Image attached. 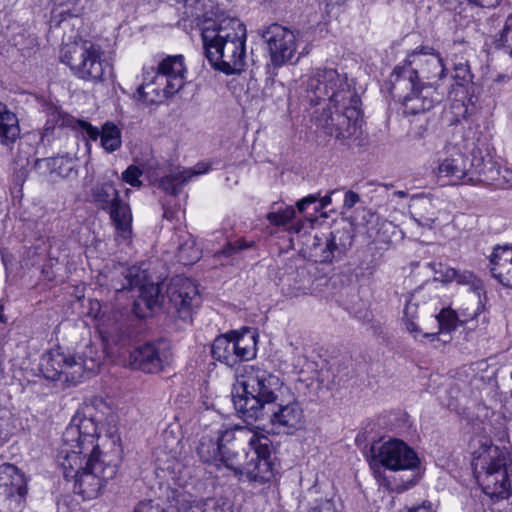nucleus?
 I'll return each instance as SVG.
<instances>
[{"label": "nucleus", "mask_w": 512, "mask_h": 512, "mask_svg": "<svg viewBox=\"0 0 512 512\" xmlns=\"http://www.w3.org/2000/svg\"><path fill=\"white\" fill-rule=\"evenodd\" d=\"M262 38L267 43L271 62L274 66H282L293 60L297 62L301 56L309 53L308 44H304L303 33L291 30L279 24H272L263 32Z\"/></svg>", "instance_id": "nucleus-13"}, {"label": "nucleus", "mask_w": 512, "mask_h": 512, "mask_svg": "<svg viewBox=\"0 0 512 512\" xmlns=\"http://www.w3.org/2000/svg\"><path fill=\"white\" fill-rule=\"evenodd\" d=\"M394 195L401 197V198H405V197H407L408 194L405 191L399 190V191H395Z\"/></svg>", "instance_id": "nucleus-53"}, {"label": "nucleus", "mask_w": 512, "mask_h": 512, "mask_svg": "<svg viewBox=\"0 0 512 512\" xmlns=\"http://www.w3.org/2000/svg\"><path fill=\"white\" fill-rule=\"evenodd\" d=\"M124 282L113 284L116 291L138 289L139 296L134 302L133 311L140 319L154 316V311L161 307L164 296L161 294L159 284L149 281L147 270L141 266L133 265L122 271Z\"/></svg>", "instance_id": "nucleus-10"}, {"label": "nucleus", "mask_w": 512, "mask_h": 512, "mask_svg": "<svg viewBox=\"0 0 512 512\" xmlns=\"http://www.w3.org/2000/svg\"><path fill=\"white\" fill-rule=\"evenodd\" d=\"M20 134L18 118L0 103V142L8 145L13 143Z\"/></svg>", "instance_id": "nucleus-33"}, {"label": "nucleus", "mask_w": 512, "mask_h": 512, "mask_svg": "<svg viewBox=\"0 0 512 512\" xmlns=\"http://www.w3.org/2000/svg\"><path fill=\"white\" fill-rule=\"evenodd\" d=\"M238 428L242 427H220L215 431H211L210 433L203 435L198 446V454L200 458L204 462L214 464L220 455L221 449H223V444L231 443L235 440Z\"/></svg>", "instance_id": "nucleus-22"}, {"label": "nucleus", "mask_w": 512, "mask_h": 512, "mask_svg": "<svg viewBox=\"0 0 512 512\" xmlns=\"http://www.w3.org/2000/svg\"><path fill=\"white\" fill-rule=\"evenodd\" d=\"M470 3H474L477 6L483 7V8H492L495 7L499 0H468Z\"/></svg>", "instance_id": "nucleus-48"}, {"label": "nucleus", "mask_w": 512, "mask_h": 512, "mask_svg": "<svg viewBox=\"0 0 512 512\" xmlns=\"http://www.w3.org/2000/svg\"><path fill=\"white\" fill-rule=\"evenodd\" d=\"M472 468L483 491L499 498H506L509 491L507 452L492 444L487 436H477L471 442Z\"/></svg>", "instance_id": "nucleus-7"}, {"label": "nucleus", "mask_w": 512, "mask_h": 512, "mask_svg": "<svg viewBox=\"0 0 512 512\" xmlns=\"http://www.w3.org/2000/svg\"><path fill=\"white\" fill-rule=\"evenodd\" d=\"M26 479L13 464L0 465V512H22Z\"/></svg>", "instance_id": "nucleus-16"}, {"label": "nucleus", "mask_w": 512, "mask_h": 512, "mask_svg": "<svg viewBox=\"0 0 512 512\" xmlns=\"http://www.w3.org/2000/svg\"><path fill=\"white\" fill-rule=\"evenodd\" d=\"M492 276L502 285L512 288V245L497 246L490 256Z\"/></svg>", "instance_id": "nucleus-29"}, {"label": "nucleus", "mask_w": 512, "mask_h": 512, "mask_svg": "<svg viewBox=\"0 0 512 512\" xmlns=\"http://www.w3.org/2000/svg\"><path fill=\"white\" fill-rule=\"evenodd\" d=\"M75 127L79 128L89 140L96 141L100 138V145L107 153H112L121 147V131L112 122H106L99 130L87 121L77 120Z\"/></svg>", "instance_id": "nucleus-24"}, {"label": "nucleus", "mask_w": 512, "mask_h": 512, "mask_svg": "<svg viewBox=\"0 0 512 512\" xmlns=\"http://www.w3.org/2000/svg\"><path fill=\"white\" fill-rule=\"evenodd\" d=\"M375 458L391 471L412 470L418 467L417 453L406 442L396 438L384 441L376 450Z\"/></svg>", "instance_id": "nucleus-17"}, {"label": "nucleus", "mask_w": 512, "mask_h": 512, "mask_svg": "<svg viewBox=\"0 0 512 512\" xmlns=\"http://www.w3.org/2000/svg\"><path fill=\"white\" fill-rule=\"evenodd\" d=\"M90 195L96 206L109 212L117 236L124 241H128L132 235V214L129 205L121 199L113 181L108 178L101 183H97L92 187Z\"/></svg>", "instance_id": "nucleus-14"}, {"label": "nucleus", "mask_w": 512, "mask_h": 512, "mask_svg": "<svg viewBox=\"0 0 512 512\" xmlns=\"http://www.w3.org/2000/svg\"><path fill=\"white\" fill-rule=\"evenodd\" d=\"M453 322H406V330L420 342H449Z\"/></svg>", "instance_id": "nucleus-25"}, {"label": "nucleus", "mask_w": 512, "mask_h": 512, "mask_svg": "<svg viewBox=\"0 0 512 512\" xmlns=\"http://www.w3.org/2000/svg\"><path fill=\"white\" fill-rule=\"evenodd\" d=\"M317 200H318V196L309 195V196L304 197V198L300 199L299 201H297L296 207L300 213H303L306 210L308 205L315 203Z\"/></svg>", "instance_id": "nucleus-46"}, {"label": "nucleus", "mask_w": 512, "mask_h": 512, "mask_svg": "<svg viewBox=\"0 0 512 512\" xmlns=\"http://www.w3.org/2000/svg\"><path fill=\"white\" fill-rule=\"evenodd\" d=\"M206 58L217 70L241 73L246 66V27L236 19L223 20L202 30Z\"/></svg>", "instance_id": "nucleus-4"}, {"label": "nucleus", "mask_w": 512, "mask_h": 512, "mask_svg": "<svg viewBox=\"0 0 512 512\" xmlns=\"http://www.w3.org/2000/svg\"><path fill=\"white\" fill-rule=\"evenodd\" d=\"M179 512H215V502L211 499H192L190 495H181L178 500Z\"/></svg>", "instance_id": "nucleus-34"}, {"label": "nucleus", "mask_w": 512, "mask_h": 512, "mask_svg": "<svg viewBox=\"0 0 512 512\" xmlns=\"http://www.w3.org/2000/svg\"><path fill=\"white\" fill-rule=\"evenodd\" d=\"M238 434L247 440L249 447L242 475L249 481L260 484L271 481L274 478V467L271 461L270 439L254 428H238Z\"/></svg>", "instance_id": "nucleus-11"}, {"label": "nucleus", "mask_w": 512, "mask_h": 512, "mask_svg": "<svg viewBox=\"0 0 512 512\" xmlns=\"http://www.w3.org/2000/svg\"><path fill=\"white\" fill-rule=\"evenodd\" d=\"M416 310V304L408 303L404 309L405 320H413L414 318L418 317Z\"/></svg>", "instance_id": "nucleus-47"}, {"label": "nucleus", "mask_w": 512, "mask_h": 512, "mask_svg": "<svg viewBox=\"0 0 512 512\" xmlns=\"http://www.w3.org/2000/svg\"><path fill=\"white\" fill-rule=\"evenodd\" d=\"M309 512H338V510L333 501L320 500L310 508Z\"/></svg>", "instance_id": "nucleus-43"}, {"label": "nucleus", "mask_w": 512, "mask_h": 512, "mask_svg": "<svg viewBox=\"0 0 512 512\" xmlns=\"http://www.w3.org/2000/svg\"><path fill=\"white\" fill-rule=\"evenodd\" d=\"M438 200L428 196H413L410 209L413 219L421 226L431 227L438 218Z\"/></svg>", "instance_id": "nucleus-32"}, {"label": "nucleus", "mask_w": 512, "mask_h": 512, "mask_svg": "<svg viewBox=\"0 0 512 512\" xmlns=\"http://www.w3.org/2000/svg\"><path fill=\"white\" fill-rule=\"evenodd\" d=\"M186 66L182 55H171L164 58L157 71H147L144 81L138 87L136 95L149 104L161 103L176 94L185 83Z\"/></svg>", "instance_id": "nucleus-9"}, {"label": "nucleus", "mask_w": 512, "mask_h": 512, "mask_svg": "<svg viewBox=\"0 0 512 512\" xmlns=\"http://www.w3.org/2000/svg\"><path fill=\"white\" fill-rule=\"evenodd\" d=\"M60 59L69 66L74 76L84 81L102 83L113 75V66L104 58L101 46L91 41L65 44Z\"/></svg>", "instance_id": "nucleus-8"}, {"label": "nucleus", "mask_w": 512, "mask_h": 512, "mask_svg": "<svg viewBox=\"0 0 512 512\" xmlns=\"http://www.w3.org/2000/svg\"><path fill=\"white\" fill-rule=\"evenodd\" d=\"M223 444V449L220 451V455L214 463L217 467H225L233 471L236 475H242L243 465L239 462V455L237 452L232 451L227 445Z\"/></svg>", "instance_id": "nucleus-35"}, {"label": "nucleus", "mask_w": 512, "mask_h": 512, "mask_svg": "<svg viewBox=\"0 0 512 512\" xmlns=\"http://www.w3.org/2000/svg\"><path fill=\"white\" fill-rule=\"evenodd\" d=\"M64 246L63 242L60 239L52 238L48 240V251L47 255L50 260L58 261L60 252L62 247Z\"/></svg>", "instance_id": "nucleus-41"}, {"label": "nucleus", "mask_w": 512, "mask_h": 512, "mask_svg": "<svg viewBox=\"0 0 512 512\" xmlns=\"http://www.w3.org/2000/svg\"><path fill=\"white\" fill-rule=\"evenodd\" d=\"M456 78H460L463 81H469L470 80V73L467 68V66H460L456 68Z\"/></svg>", "instance_id": "nucleus-49"}, {"label": "nucleus", "mask_w": 512, "mask_h": 512, "mask_svg": "<svg viewBox=\"0 0 512 512\" xmlns=\"http://www.w3.org/2000/svg\"><path fill=\"white\" fill-rule=\"evenodd\" d=\"M3 310H4L3 305L0 304V320H3V318H4Z\"/></svg>", "instance_id": "nucleus-55"}, {"label": "nucleus", "mask_w": 512, "mask_h": 512, "mask_svg": "<svg viewBox=\"0 0 512 512\" xmlns=\"http://www.w3.org/2000/svg\"><path fill=\"white\" fill-rule=\"evenodd\" d=\"M306 98L314 105L328 101V109H323L314 117L315 124L326 135L338 140L349 139L360 127V98L348 82L346 74L334 68L316 69L306 84Z\"/></svg>", "instance_id": "nucleus-2"}, {"label": "nucleus", "mask_w": 512, "mask_h": 512, "mask_svg": "<svg viewBox=\"0 0 512 512\" xmlns=\"http://www.w3.org/2000/svg\"><path fill=\"white\" fill-rule=\"evenodd\" d=\"M250 245L247 244L244 240H236L234 242L228 243L222 250V254L230 257L234 255L236 252L248 248Z\"/></svg>", "instance_id": "nucleus-42"}, {"label": "nucleus", "mask_w": 512, "mask_h": 512, "mask_svg": "<svg viewBox=\"0 0 512 512\" xmlns=\"http://www.w3.org/2000/svg\"><path fill=\"white\" fill-rule=\"evenodd\" d=\"M335 191H331L329 194L325 195L324 197H322L320 199V208L323 209L325 207H327L328 205L331 204V195L334 193Z\"/></svg>", "instance_id": "nucleus-52"}, {"label": "nucleus", "mask_w": 512, "mask_h": 512, "mask_svg": "<svg viewBox=\"0 0 512 512\" xmlns=\"http://www.w3.org/2000/svg\"><path fill=\"white\" fill-rule=\"evenodd\" d=\"M470 162L464 154L457 151L443 159L434 169V173L438 177L450 178L453 183L469 184Z\"/></svg>", "instance_id": "nucleus-28"}, {"label": "nucleus", "mask_w": 512, "mask_h": 512, "mask_svg": "<svg viewBox=\"0 0 512 512\" xmlns=\"http://www.w3.org/2000/svg\"><path fill=\"white\" fill-rule=\"evenodd\" d=\"M104 359V350L92 344L75 355L54 348L42 355L39 368L46 379L70 387L80 384L88 375L97 372Z\"/></svg>", "instance_id": "nucleus-5"}, {"label": "nucleus", "mask_w": 512, "mask_h": 512, "mask_svg": "<svg viewBox=\"0 0 512 512\" xmlns=\"http://www.w3.org/2000/svg\"><path fill=\"white\" fill-rule=\"evenodd\" d=\"M288 392L278 376L248 366L234 385L233 404L245 421H257L264 418L267 408L281 401Z\"/></svg>", "instance_id": "nucleus-3"}, {"label": "nucleus", "mask_w": 512, "mask_h": 512, "mask_svg": "<svg viewBox=\"0 0 512 512\" xmlns=\"http://www.w3.org/2000/svg\"><path fill=\"white\" fill-rule=\"evenodd\" d=\"M447 76V69L440 53L423 46L408 54L403 64L397 65L390 76L393 91L401 93L418 87H437Z\"/></svg>", "instance_id": "nucleus-6"}, {"label": "nucleus", "mask_w": 512, "mask_h": 512, "mask_svg": "<svg viewBox=\"0 0 512 512\" xmlns=\"http://www.w3.org/2000/svg\"><path fill=\"white\" fill-rule=\"evenodd\" d=\"M291 365L296 373L302 374L309 371H313L315 369V364L310 362L304 351L299 348H295L293 352V356L291 358Z\"/></svg>", "instance_id": "nucleus-39"}, {"label": "nucleus", "mask_w": 512, "mask_h": 512, "mask_svg": "<svg viewBox=\"0 0 512 512\" xmlns=\"http://www.w3.org/2000/svg\"><path fill=\"white\" fill-rule=\"evenodd\" d=\"M276 406L269 415L271 424L286 434H294L304 427V413L299 403L291 400L283 403V399L274 404Z\"/></svg>", "instance_id": "nucleus-21"}, {"label": "nucleus", "mask_w": 512, "mask_h": 512, "mask_svg": "<svg viewBox=\"0 0 512 512\" xmlns=\"http://www.w3.org/2000/svg\"><path fill=\"white\" fill-rule=\"evenodd\" d=\"M301 229V225L297 224L296 226L291 227V230H294L295 232H299Z\"/></svg>", "instance_id": "nucleus-54"}, {"label": "nucleus", "mask_w": 512, "mask_h": 512, "mask_svg": "<svg viewBox=\"0 0 512 512\" xmlns=\"http://www.w3.org/2000/svg\"><path fill=\"white\" fill-rule=\"evenodd\" d=\"M351 245L350 236L342 230H335L327 235L309 237L306 252L315 262L330 263L342 256Z\"/></svg>", "instance_id": "nucleus-18"}, {"label": "nucleus", "mask_w": 512, "mask_h": 512, "mask_svg": "<svg viewBox=\"0 0 512 512\" xmlns=\"http://www.w3.org/2000/svg\"><path fill=\"white\" fill-rule=\"evenodd\" d=\"M427 266L434 272V281H440L442 283H451L455 280L456 270L451 267H447L442 263L430 262Z\"/></svg>", "instance_id": "nucleus-37"}, {"label": "nucleus", "mask_w": 512, "mask_h": 512, "mask_svg": "<svg viewBox=\"0 0 512 512\" xmlns=\"http://www.w3.org/2000/svg\"><path fill=\"white\" fill-rule=\"evenodd\" d=\"M135 512H158V509L152 507L149 503H141L137 506Z\"/></svg>", "instance_id": "nucleus-50"}, {"label": "nucleus", "mask_w": 512, "mask_h": 512, "mask_svg": "<svg viewBox=\"0 0 512 512\" xmlns=\"http://www.w3.org/2000/svg\"><path fill=\"white\" fill-rule=\"evenodd\" d=\"M34 169L49 182H57L59 179L76 175L75 162L69 157L37 159L34 162Z\"/></svg>", "instance_id": "nucleus-27"}, {"label": "nucleus", "mask_w": 512, "mask_h": 512, "mask_svg": "<svg viewBox=\"0 0 512 512\" xmlns=\"http://www.w3.org/2000/svg\"><path fill=\"white\" fill-rule=\"evenodd\" d=\"M101 310L102 306L98 300H89V309L86 315L93 320H98L100 317H103Z\"/></svg>", "instance_id": "nucleus-44"}, {"label": "nucleus", "mask_w": 512, "mask_h": 512, "mask_svg": "<svg viewBox=\"0 0 512 512\" xmlns=\"http://www.w3.org/2000/svg\"><path fill=\"white\" fill-rule=\"evenodd\" d=\"M495 43L497 47L507 50L502 57L504 68L494 78L496 82H504L512 77V14L506 18L503 29L495 38Z\"/></svg>", "instance_id": "nucleus-31"}, {"label": "nucleus", "mask_w": 512, "mask_h": 512, "mask_svg": "<svg viewBox=\"0 0 512 512\" xmlns=\"http://www.w3.org/2000/svg\"><path fill=\"white\" fill-rule=\"evenodd\" d=\"M201 257L200 250L196 247L195 241L188 239L180 244L178 249V259L184 265H190L198 261Z\"/></svg>", "instance_id": "nucleus-36"}, {"label": "nucleus", "mask_w": 512, "mask_h": 512, "mask_svg": "<svg viewBox=\"0 0 512 512\" xmlns=\"http://www.w3.org/2000/svg\"><path fill=\"white\" fill-rule=\"evenodd\" d=\"M359 201H360V196L356 192H354L352 190L346 191L345 197H344V207L345 208L351 209Z\"/></svg>", "instance_id": "nucleus-45"}, {"label": "nucleus", "mask_w": 512, "mask_h": 512, "mask_svg": "<svg viewBox=\"0 0 512 512\" xmlns=\"http://www.w3.org/2000/svg\"><path fill=\"white\" fill-rule=\"evenodd\" d=\"M57 460L65 478L83 499L96 498L113 479L121 462L119 437L101 434L92 418L77 413L63 433Z\"/></svg>", "instance_id": "nucleus-1"}, {"label": "nucleus", "mask_w": 512, "mask_h": 512, "mask_svg": "<svg viewBox=\"0 0 512 512\" xmlns=\"http://www.w3.org/2000/svg\"><path fill=\"white\" fill-rule=\"evenodd\" d=\"M431 88L418 85L413 89H408L401 93L393 91V84H391V92L395 97L402 99L403 111L406 115H418L429 111L437 101L433 97Z\"/></svg>", "instance_id": "nucleus-26"}, {"label": "nucleus", "mask_w": 512, "mask_h": 512, "mask_svg": "<svg viewBox=\"0 0 512 512\" xmlns=\"http://www.w3.org/2000/svg\"><path fill=\"white\" fill-rule=\"evenodd\" d=\"M173 360L171 343L166 339L144 343L130 352L128 364L145 373H158Z\"/></svg>", "instance_id": "nucleus-15"}, {"label": "nucleus", "mask_w": 512, "mask_h": 512, "mask_svg": "<svg viewBox=\"0 0 512 512\" xmlns=\"http://www.w3.org/2000/svg\"><path fill=\"white\" fill-rule=\"evenodd\" d=\"M142 174L143 172L139 167L135 165H130L122 173L121 179L123 182L131 185L132 187H140L142 185V181L140 180Z\"/></svg>", "instance_id": "nucleus-40"}, {"label": "nucleus", "mask_w": 512, "mask_h": 512, "mask_svg": "<svg viewBox=\"0 0 512 512\" xmlns=\"http://www.w3.org/2000/svg\"><path fill=\"white\" fill-rule=\"evenodd\" d=\"M257 339V332L248 327L218 336L212 344V357L228 367L252 360L256 356Z\"/></svg>", "instance_id": "nucleus-12"}, {"label": "nucleus", "mask_w": 512, "mask_h": 512, "mask_svg": "<svg viewBox=\"0 0 512 512\" xmlns=\"http://www.w3.org/2000/svg\"><path fill=\"white\" fill-rule=\"evenodd\" d=\"M456 283L461 285H467L473 290V304L476 306L475 308L467 307L464 309H460L459 311L452 309L451 307H445L440 310L438 315L436 316V320H459V317H464L470 320H475L479 317L485 318L484 306L480 301V294L477 292V278L471 272H459L456 270V277L454 280Z\"/></svg>", "instance_id": "nucleus-20"}, {"label": "nucleus", "mask_w": 512, "mask_h": 512, "mask_svg": "<svg viewBox=\"0 0 512 512\" xmlns=\"http://www.w3.org/2000/svg\"><path fill=\"white\" fill-rule=\"evenodd\" d=\"M471 170L468 182L471 185L486 184V185H503L505 182H510L502 172L498 164L491 157H474L470 162Z\"/></svg>", "instance_id": "nucleus-23"}, {"label": "nucleus", "mask_w": 512, "mask_h": 512, "mask_svg": "<svg viewBox=\"0 0 512 512\" xmlns=\"http://www.w3.org/2000/svg\"><path fill=\"white\" fill-rule=\"evenodd\" d=\"M295 216V209L293 206H285L279 208L277 211L270 212L267 215V220L275 226H284L288 224Z\"/></svg>", "instance_id": "nucleus-38"}, {"label": "nucleus", "mask_w": 512, "mask_h": 512, "mask_svg": "<svg viewBox=\"0 0 512 512\" xmlns=\"http://www.w3.org/2000/svg\"><path fill=\"white\" fill-rule=\"evenodd\" d=\"M208 169L206 164H198L194 169H177L160 178L157 185L167 194L177 195L183 185L193 177L206 173Z\"/></svg>", "instance_id": "nucleus-30"}, {"label": "nucleus", "mask_w": 512, "mask_h": 512, "mask_svg": "<svg viewBox=\"0 0 512 512\" xmlns=\"http://www.w3.org/2000/svg\"><path fill=\"white\" fill-rule=\"evenodd\" d=\"M408 512H433L431 504H423L421 506L409 509Z\"/></svg>", "instance_id": "nucleus-51"}, {"label": "nucleus", "mask_w": 512, "mask_h": 512, "mask_svg": "<svg viewBox=\"0 0 512 512\" xmlns=\"http://www.w3.org/2000/svg\"><path fill=\"white\" fill-rule=\"evenodd\" d=\"M167 296L179 313L181 320L192 317L201 301L197 285L191 279L181 275L170 280L167 286Z\"/></svg>", "instance_id": "nucleus-19"}]
</instances>
